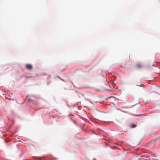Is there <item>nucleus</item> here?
Listing matches in <instances>:
<instances>
[{
	"label": "nucleus",
	"mask_w": 160,
	"mask_h": 160,
	"mask_svg": "<svg viewBox=\"0 0 160 160\" xmlns=\"http://www.w3.org/2000/svg\"><path fill=\"white\" fill-rule=\"evenodd\" d=\"M101 88V90L102 91H104L108 90V86L104 83L102 84Z\"/></svg>",
	"instance_id": "obj_1"
},
{
	"label": "nucleus",
	"mask_w": 160,
	"mask_h": 160,
	"mask_svg": "<svg viewBox=\"0 0 160 160\" xmlns=\"http://www.w3.org/2000/svg\"><path fill=\"white\" fill-rule=\"evenodd\" d=\"M26 68L28 69L31 70L32 68V66L31 64H27L26 65Z\"/></svg>",
	"instance_id": "obj_2"
},
{
	"label": "nucleus",
	"mask_w": 160,
	"mask_h": 160,
	"mask_svg": "<svg viewBox=\"0 0 160 160\" xmlns=\"http://www.w3.org/2000/svg\"><path fill=\"white\" fill-rule=\"evenodd\" d=\"M142 67V65L140 63H138L136 65V67L138 68H141Z\"/></svg>",
	"instance_id": "obj_3"
},
{
	"label": "nucleus",
	"mask_w": 160,
	"mask_h": 160,
	"mask_svg": "<svg viewBox=\"0 0 160 160\" xmlns=\"http://www.w3.org/2000/svg\"><path fill=\"white\" fill-rule=\"evenodd\" d=\"M130 127L132 128H135L136 127V125L133 123L131 124L130 125Z\"/></svg>",
	"instance_id": "obj_4"
},
{
	"label": "nucleus",
	"mask_w": 160,
	"mask_h": 160,
	"mask_svg": "<svg viewBox=\"0 0 160 160\" xmlns=\"http://www.w3.org/2000/svg\"><path fill=\"white\" fill-rule=\"evenodd\" d=\"M102 78L103 79V82H106V78H105V77L103 76H102Z\"/></svg>",
	"instance_id": "obj_5"
},
{
	"label": "nucleus",
	"mask_w": 160,
	"mask_h": 160,
	"mask_svg": "<svg viewBox=\"0 0 160 160\" xmlns=\"http://www.w3.org/2000/svg\"><path fill=\"white\" fill-rule=\"evenodd\" d=\"M66 69V68H64L63 69H59V71L60 72H63V71L65 70V69Z\"/></svg>",
	"instance_id": "obj_6"
},
{
	"label": "nucleus",
	"mask_w": 160,
	"mask_h": 160,
	"mask_svg": "<svg viewBox=\"0 0 160 160\" xmlns=\"http://www.w3.org/2000/svg\"><path fill=\"white\" fill-rule=\"evenodd\" d=\"M78 71H81V70L80 69H77L75 70V72H76Z\"/></svg>",
	"instance_id": "obj_7"
},
{
	"label": "nucleus",
	"mask_w": 160,
	"mask_h": 160,
	"mask_svg": "<svg viewBox=\"0 0 160 160\" xmlns=\"http://www.w3.org/2000/svg\"><path fill=\"white\" fill-rule=\"evenodd\" d=\"M141 85H137V86H140V87H142V86H143V85H142V84H141Z\"/></svg>",
	"instance_id": "obj_8"
},
{
	"label": "nucleus",
	"mask_w": 160,
	"mask_h": 160,
	"mask_svg": "<svg viewBox=\"0 0 160 160\" xmlns=\"http://www.w3.org/2000/svg\"><path fill=\"white\" fill-rule=\"evenodd\" d=\"M92 133H94V131H92Z\"/></svg>",
	"instance_id": "obj_9"
},
{
	"label": "nucleus",
	"mask_w": 160,
	"mask_h": 160,
	"mask_svg": "<svg viewBox=\"0 0 160 160\" xmlns=\"http://www.w3.org/2000/svg\"><path fill=\"white\" fill-rule=\"evenodd\" d=\"M129 61H130V59H129Z\"/></svg>",
	"instance_id": "obj_10"
}]
</instances>
